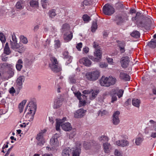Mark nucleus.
Instances as JSON below:
<instances>
[{
	"label": "nucleus",
	"instance_id": "nucleus-1",
	"mask_svg": "<svg viewBox=\"0 0 156 156\" xmlns=\"http://www.w3.org/2000/svg\"><path fill=\"white\" fill-rule=\"evenodd\" d=\"M36 108V105L33 102H30L27 106V108L25 110V112H27L25 115L27 120L30 121L33 120Z\"/></svg>",
	"mask_w": 156,
	"mask_h": 156
},
{
	"label": "nucleus",
	"instance_id": "nucleus-2",
	"mask_svg": "<svg viewBox=\"0 0 156 156\" xmlns=\"http://www.w3.org/2000/svg\"><path fill=\"white\" fill-rule=\"evenodd\" d=\"M51 63L49 64V67L55 73L60 72L62 70L60 65L58 64L57 59L54 57H51Z\"/></svg>",
	"mask_w": 156,
	"mask_h": 156
},
{
	"label": "nucleus",
	"instance_id": "nucleus-3",
	"mask_svg": "<svg viewBox=\"0 0 156 156\" xmlns=\"http://www.w3.org/2000/svg\"><path fill=\"white\" fill-rule=\"evenodd\" d=\"M59 137V136L57 134H55L51 139L50 145L51 146V147L48 146L46 147V149L48 151L54 150L55 149L56 147H58L59 145V143L58 139Z\"/></svg>",
	"mask_w": 156,
	"mask_h": 156
},
{
	"label": "nucleus",
	"instance_id": "nucleus-4",
	"mask_svg": "<svg viewBox=\"0 0 156 156\" xmlns=\"http://www.w3.org/2000/svg\"><path fill=\"white\" fill-rule=\"evenodd\" d=\"M128 19V16L126 13H121L117 15L115 21L118 25H120Z\"/></svg>",
	"mask_w": 156,
	"mask_h": 156
},
{
	"label": "nucleus",
	"instance_id": "nucleus-5",
	"mask_svg": "<svg viewBox=\"0 0 156 156\" xmlns=\"http://www.w3.org/2000/svg\"><path fill=\"white\" fill-rule=\"evenodd\" d=\"M100 75L99 71L95 70L91 72L87 73L86 74L85 77L87 80L90 81H94L97 80Z\"/></svg>",
	"mask_w": 156,
	"mask_h": 156
},
{
	"label": "nucleus",
	"instance_id": "nucleus-6",
	"mask_svg": "<svg viewBox=\"0 0 156 156\" xmlns=\"http://www.w3.org/2000/svg\"><path fill=\"white\" fill-rule=\"evenodd\" d=\"M11 36L12 39L10 41L11 47L13 50L17 51L19 50L20 45L17 43V40L15 34L13 33Z\"/></svg>",
	"mask_w": 156,
	"mask_h": 156
},
{
	"label": "nucleus",
	"instance_id": "nucleus-7",
	"mask_svg": "<svg viewBox=\"0 0 156 156\" xmlns=\"http://www.w3.org/2000/svg\"><path fill=\"white\" fill-rule=\"evenodd\" d=\"M99 92V90L98 89L87 90L83 91V93L84 94H89L90 99L91 100L94 99Z\"/></svg>",
	"mask_w": 156,
	"mask_h": 156
},
{
	"label": "nucleus",
	"instance_id": "nucleus-8",
	"mask_svg": "<svg viewBox=\"0 0 156 156\" xmlns=\"http://www.w3.org/2000/svg\"><path fill=\"white\" fill-rule=\"evenodd\" d=\"M102 52L101 49L95 50L94 52V56H90L89 57L90 59L94 62H99L102 57Z\"/></svg>",
	"mask_w": 156,
	"mask_h": 156
},
{
	"label": "nucleus",
	"instance_id": "nucleus-9",
	"mask_svg": "<svg viewBox=\"0 0 156 156\" xmlns=\"http://www.w3.org/2000/svg\"><path fill=\"white\" fill-rule=\"evenodd\" d=\"M103 11L105 15H111L114 12L115 9L112 6L107 4L103 6Z\"/></svg>",
	"mask_w": 156,
	"mask_h": 156
},
{
	"label": "nucleus",
	"instance_id": "nucleus-10",
	"mask_svg": "<svg viewBox=\"0 0 156 156\" xmlns=\"http://www.w3.org/2000/svg\"><path fill=\"white\" fill-rule=\"evenodd\" d=\"M74 94L75 95L79 100L80 106L84 105L86 103V97L83 94H81L79 92L75 93Z\"/></svg>",
	"mask_w": 156,
	"mask_h": 156
},
{
	"label": "nucleus",
	"instance_id": "nucleus-11",
	"mask_svg": "<svg viewBox=\"0 0 156 156\" xmlns=\"http://www.w3.org/2000/svg\"><path fill=\"white\" fill-rule=\"evenodd\" d=\"M44 132H42L39 133L37 135L36 139L38 141L37 144L39 146H42L45 142V140L43 136L44 133L46 132V130H44Z\"/></svg>",
	"mask_w": 156,
	"mask_h": 156
},
{
	"label": "nucleus",
	"instance_id": "nucleus-12",
	"mask_svg": "<svg viewBox=\"0 0 156 156\" xmlns=\"http://www.w3.org/2000/svg\"><path fill=\"white\" fill-rule=\"evenodd\" d=\"M81 144L79 142L76 143V146L73 148V156H80L81 152Z\"/></svg>",
	"mask_w": 156,
	"mask_h": 156
},
{
	"label": "nucleus",
	"instance_id": "nucleus-13",
	"mask_svg": "<svg viewBox=\"0 0 156 156\" xmlns=\"http://www.w3.org/2000/svg\"><path fill=\"white\" fill-rule=\"evenodd\" d=\"M129 62V57L125 56L121 58L120 62L122 67L123 68H125L128 66Z\"/></svg>",
	"mask_w": 156,
	"mask_h": 156
},
{
	"label": "nucleus",
	"instance_id": "nucleus-14",
	"mask_svg": "<svg viewBox=\"0 0 156 156\" xmlns=\"http://www.w3.org/2000/svg\"><path fill=\"white\" fill-rule=\"evenodd\" d=\"M120 114V112L119 111L115 112L112 116V123L115 125H118L120 122V120L119 118V115Z\"/></svg>",
	"mask_w": 156,
	"mask_h": 156
},
{
	"label": "nucleus",
	"instance_id": "nucleus-15",
	"mask_svg": "<svg viewBox=\"0 0 156 156\" xmlns=\"http://www.w3.org/2000/svg\"><path fill=\"white\" fill-rule=\"evenodd\" d=\"M123 93L124 90H123L119 89L118 88L112 89L110 91V94L111 95L117 94V96L119 98L122 97Z\"/></svg>",
	"mask_w": 156,
	"mask_h": 156
},
{
	"label": "nucleus",
	"instance_id": "nucleus-16",
	"mask_svg": "<svg viewBox=\"0 0 156 156\" xmlns=\"http://www.w3.org/2000/svg\"><path fill=\"white\" fill-rule=\"evenodd\" d=\"M114 144L118 146L124 147H127L129 145V143L126 140H122L116 141Z\"/></svg>",
	"mask_w": 156,
	"mask_h": 156
},
{
	"label": "nucleus",
	"instance_id": "nucleus-17",
	"mask_svg": "<svg viewBox=\"0 0 156 156\" xmlns=\"http://www.w3.org/2000/svg\"><path fill=\"white\" fill-rule=\"evenodd\" d=\"M63 39L65 42L70 41L73 38V34L72 31L65 32L63 33Z\"/></svg>",
	"mask_w": 156,
	"mask_h": 156
},
{
	"label": "nucleus",
	"instance_id": "nucleus-18",
	"mask_svg": "<svg viewBox=\"0 0 156 156\" xmlns=\"http://www.w3.org/2000/svg\"><path fill=\"white\" fill-rule=\"evenodd\" d=\"M79 62L80 63L88 67L90 66L92 63L91 61L87 57H83L80 59Z\"/></svg>",
	"mask_w": 156,
	"mask_h": 156
},
{
	"label": "nucleus",
	"instance_id": "nucleus-19",
	"mask_svg": "<svg viewBox=\"0 0 156 156\" xmlns=\"http://www.w3.org/2000/svg\"><path fill=\"white\" fill-rule=\"evenodd\" d=\"M24 77L23 76H20L17 79L16 86L19 90L22 88L23 83L24 82Z\"/></svg>",
	"mask_w": 156,
	"mask_h": 156
},
{
	"label": "nucleus",
	"instance_id": "nucleus-20",
	"mask_svg": "<svg viewBox=\"0 0 156 156\" xmlns=\"http://www.w3.org/2000/svg\"><path fill=\"white\" fill-rule=\"evenodd\" d=\"M86 111L83 109H80L77 110L74 113V117L76 118H81L85 115Z\"/></svg>",
	"mask_w": 156,
	"mask_h": 156
},
{
	"label": "nucleus",
	"instance_id": "nucleus-21",
	"mask_svg": "<svg viewBox=\"0 0 156 156\" xmlns=\"http://www.w3.org/2000/svg\"><path fill=\"white\" fill-rule=\"evenodd\" d=\"M56 120V129L57 131H59L60 130L61 124L66 120V117H63L62 119H57Z\"/></svg>",
	"mask_w": 156,
	"mask_h": 156
},
{
	"label": "nucleus",
	"instance_id": "nucleus-22",
	"mask_svg": "<svg viewBox=\"0 0 156 156\" xmlns=\"http://www.w3.org/2000/svg\"><path fill=\"white\" fill-rule=\"evenodd\" d=\"M95 143V142L94 140H90L89 141H85L83 143V147L86 150L89 149L94 146Z\"/></svg>",
	"mask_w": 156,
	"mask_h": 156
},
{
	"label": "nucleus",
	"instance_id": "nucleus-23",
	"mask_svg": "<svg viewBox=\"0 0 156 156\" xmlns=\"http://www.w3.org/2000/svg\"><path fill=\"white\" fill-rule=\"evenodd\" d=\"M62 129L66 131H69L72 129L71 124L68 122L62 123L61 125Z\"/></svg>",
	"mask_w": 156,
	"mask_h": 156
},
{
	"label": "nucleus",
	"instance_id": "nucleus-24",
	"mask_svg": "<svg viewBox=\"0 0 156 156\" xmlns=\"http://www.w3.org/2000/svg\"><path fill=\"white\" fill-rule=\"evenodd\" d=\"M62 102L61 99L58 98H56L55 99L53 106L54 108H59L62 105Z\"/></svg>",
	"mask_w": 156,
	"mask_h": 156
},
{
	"label": "nucleus",
	"instance_id": "nucleus-25",
	"mask_svg": "<svg viewBox=\"0 0 156 156\" xmlns=\"http://www.w3.org/2000/svg\"><path fill=\"white\" fill-rule=\"evenodd\" d=\"M70 27L69 25L67 23H65L63 24L62 26L61 30L62 33H64L65 32L70 31Z\"/></svg>",
	"mask_w": 156,
	"mask_h": 156
},
{
	"label": "nucleus",
	"instance_id": "nucleus-26",
	"mask_svg": "<svg viewBox=\"0 0 156 156\" xmlns=\"http://www.w3.org/2000/svg\"><path fill=\"white\" fill-rule=\"evenodd\" d=\"M104 150L105 153H109L112 149V147L110 144L108 143H105L103 144Z\"/></svg>",
	"mask_w": 156,
	"mask_h": 156
},
{
	"label": "nucleus",
	"instance_id": "nucleus-27",
	"mask_svg": "<svg viewBox=\"0 0 156 156\" xmlns=\"http://www.w3.org/2000/svg\"><path fill=\"white\" fill-rule=\"evenodd\" d=\"M126 44L124 41H120L118 43L119 50L121 53H123L125 51Z\"/></svg>",
	"mask_w": 156,
	"mask_h": 156
},
{
	"label": "nucleus",
	"instance_id": "nucleus-28",
	"mask_svg": "<svg viewBox=\"0 0 156 156\" xmlns=\"http://www.w3.org/2000/svg\"><path fill=\"white\" fill-rule=\"evenodd\" d=\"M108 77L102 76L100 80V84L102 86L108 87Z\"/></svg>",
	"mask_w": 156,
	"mask_h": 156
},
{
	"label": "nucleus",
	"instance_id": "nucleus-29",
	"mask_svg": "<svg viewBox=\"0 0 156 156\" xmlns=\"http://www.w3.org/2000/svg\"><path fill=\"white\" fill-rule=\"evenodd\" d=\"M119 77L121 79L126 81L129 80L130 79V77L129 75L123 72L120 73Z\"/></svg>",
	"mask_w": 156,
	"mask_h": 156
},
{
	"label": "nucleus",
	"instance_id": "nucleus-30",
	"mask_svg": "<svg viewBox=\"0 0 156 156\" xmlns=\"http://www.w3.org/2000/svg\"><path fill=\"white\" fill-rule=\"evenodd\" d=\"M23 61L22 59H19L16 62V67L17 70L20 71L23 67Z\"/></svg>",
	"mask_w": 156,
	"mask_h": 156
},
{
	"label": "nucleus",
	"instance_id": "nucleus-31",
	"mask_svg": "<svg viewBox=\"0 0 156 156\" xmlns=\"http://www.w3.org/2000/svg\"><path fill=\"white\" fill-rule=\"evenodd\" d=\"M116 81V79L115 78L112 77V76H109L108 77V87H109L110 85H113L114 84Z\"/></svg>",
	"mask_w": 156,
	"mask_h": 156
},
{
	"label": "nucleus",
	"instance_id": "nucleus-32",
	"mask_svg": "<svg viewBox=\"0 0 156 156\" xmlns=\"http://www.w3.org/2000/svg\"><path fill=\"white\" fill-rule=\"evenodd\" d=\"M71 152V149L69 148L66 147L62 150V156H69Z\"/></svg>",
	"mask_w": 156,
	"mask_h": 156
},
{
	"label": "nucleus",
	"instance_id": "nucleus-33",
	"mask_svg": "<svg viewBox=\"0 0 156 156\" xmlns=\"http://www.w3.org/2000/svg\"><path fill=\"white\" fill-rule=\"evenodd\" d=\"M142 17L143 16L141 15V14L139 12H137L136 14V16L132 17V20L133 21L136 20L137 23L139 21L142 19Z\"/></svg>",
	"mask_w": 156,
	"mask_h": 156
},
{
	"label": "nucleus",
	"instance_id": "nucleus-34",
	"mask_svg": "<svg viewBox=\"0 0 156 156\" xmlns=\"http://www.w3.org/2000/svg\"><path fill=\"white\" fill-rule=\"evenodd\" d=\"M140 99L134 98L132 101V105L134 106L137 108H139L140 106Z\"/></svg>",
	"mask_w": 156,
	"mask_h": 156
},
{
	"label": "nucleus",
	"instance_id": "nucleus-35",
	"mask_svg": "<svg viewBox=\"0 0 156 156\" xmlns=\"http://www.w3.org/2000/svg\"><path fill=\"white\" fill-rule=\"evenodd\" d=\"M30 6L35 8H37L38 6V2L37 0H32L30 2Z\"/></svg>",
	"mask_w": 156,
	"mask_h": 156
},
{
	"label": "nucleus",
	"instance_id": "nucleus-36",
	"mask_svg": "<svg viewBox=\"0 0 156 156\" xmlns=\"http://www.w3.org/2000/svg\"><path fill=\"white\" fill-rule=\"evenodd\" d=\"M16 7L17 9L20 10L23 9L24 8L23 1L21 0L18 1L16 3Z\"/></svg>",
	"mask_w": 156,
	"mask_h": 156
},
{
	"label": "nucleus",
	"instance_id": "nucleus-37",
	"mask_svg": "<svg viewBox=\"0 0 156 156\" xmlns=\"http://www.w3.org/2000/svg\"><path fill=\"white\" fill-rule=\"evenodd\" d=\"M27 102V101L25 100L23 101L19 105V109L20 113L22 112L24 108V106Z\"/></svg>",
	"mask_w": 156,
	"mask_h": 156
},
{
	"label": "nucleus",
	"instance_id": "nucleus-38",
	"mask_svg": "<svg viewBox=\"0 0 156 156\" xmlns=\"http://www.w3.org/2000/svg\"><path fill=\"white\" fill-rule=\"evenodd\" d=\"M148 46L152 48H154L156 47V39H151L150 42L148 44Z\"/></svg>",
	"mask_w": 156,
	"mask_h": 156
},
{
	"label": "nucleus",
	"instance_id": "nucleus-39",
	"mask_svg": "<svg viewBox=\"0 0 156 156\" xmlns=\"http://www.w3.org/2000/svg\"><path fill=\"white\" fill-rule=\"evenodd\" d=\"M144 140V138L142 137L138 136L135 139V143L137 146L140 145L142 141Z\"/></svg>",
	"mask_w": 156,
	"mask_h": 156
},
{
	"label": "nucleus",
	"instance_id": "nucleus-40",
	"mask_svg": "<svg viewBox=\"0 0 156 156\" xmlns=\"http://www.w3.org/2000/svg\"><path fill=\"white\" fill-rule=\"evenodd\" d=\"M11 53L8 43H6L4 48V53L6 55H9Z\"/></svg>",
	"mask_w": 156,
	"mask_h": 156
},
{
	"label": "nucleus",
	"instance_id": "nucleus-41",
	"mask_svg": "<svg viewBox=\"0 0 156 156\" xmlns=\"http://www.w3.org/2000/svg\"><path fill=\"white\" fill-rule=\"evenodd\" d=\"M55 10L54 9H52L49 10L48 12V15L49 17L53 18L56 16Z\"/></svg>",
	"mask_w": 156,
	"mask_h": 156
},
{
	"label": "nucleus",
	"instance_id": "nucleus-42",
	"mask_svg": "<svg viewBox=\"0 0 156 156\" xmlns=\"http://www.w3.org/2000/svg\"><path fill=\"white\" fill-rule=\"evenodd\" d=\"M131 36L135 38H138L140 37V34L137 31H134L131 34Z\"/></svg>",
	"mask_w": 156,
	"mask_h": 156
},
{
	"label": "nucleus",
	"instance_id": "nucleus-43",
	"mask_svg": "<svg viewBox=\"0 0 156 156\" xmlns=\"http://www.w3.org/2000/svg\"><path fill=\"white\" fill-rule=\"evenodd\" d=\"M99 140L101 141L102 143H106L108 141V138L107 136H102L101 137L99 138Z\"/></svg>",
	"mask_w": 156,
	"mask_h": 156
},
{
	"label": "nucleus",
	"instance_id": "nucleus-44",
	"mask_svg": "<svg viewBox=\"0 0 156 156\" xmlns=\"http://www.w3.org/2000/svg\"><path fill=\"white\" fill-rule=\"evenodd\" d=\"M63 85H64V84H63L62 83H61L55 85V88H56L58 93L60 92V89L62 88V86Z\"/></svg>",
	"mask_w": 156,
	"mask_h": 156
},
{
	"label": "nucleus",
	"instance_id": "nucleus-45",
	"mask_svg": "<svg viewBox=\"0 0 156 156\" xmlns=\"http://www.w3.org/2000/svg\"><path fill=\"white\" fill-rule=\"evenodd\" d=\"M20 41L22 42L24 44H26L28 42L27 39V37H25L23 35H21L20 36Z\"/></svg>",
	"mask_w": 156,
	"mask_h": 156
},
{
	"label": "nucleus",
	"instance_id": "nucleus-46",
	"mask_svg": "<svg viewBox=\"0 0 156 156\" xmlns=\"http://www.w3.org/2000/svg\"><path fill=\"white\" fill-rule=\"evenodd\" d=\"M90 0H84L82 2L81 4V7H85V6H87L90 4Z\"/></svg>",
	"mask_w": 156,
	"mask_h": 156
},
{
	"label": "nucleus",
	"instance_id": "nucleus-47",
	"mask_svg": "<svg viewBox=\"0 0 156 156\" xmlns=\"http://www.w3.org/2000/svg\"><path fill=\"white\" fill-rule=\"evenodd\" d=\"M97 28V22L93 21L92 23V24L91 27V31L92 32H94Z\"/></svg>",
	"mask_w": 156,
	"mask_h": 156
},
{
	"label": "nucleus",
	"instance_id": "nucleus-48",
	"mask_svg": "<svg viewBox=\"0 0 156 156\" xmlns=\"http://www.w3.org/2000/svg\"><path fill=\"white\" fill-rule=\"evenodd\" d=\"M82 18L83 20L86 23L88 22L90 20H91L90 16H89L87 14H84L83 15L82 17Z\"/></svg>",
	"mask_w": 156,
	"mask_h": 156
},
{
	"label": "nucleus",
	"instance_id": "nucleus-49",
	"mask_svg": "<svg viewBox=\"0 0 156 156\" xmlns=\"http://www.w3.org/2000/svg\"><path fill=\"white\" fill-rule=\"evenodd\" d=\"M0 40L3 44L6 41V39L5 35L2 33H0Z\"/></svg>",
	"mask_w": 156,
	"mask_h": 156
},
{
	"label": "nucleus",
	"instance_id": "nucleus-50",
	"mask_svg": "<svg viewBox=\"0 0 156 156\" xmlns=\"http://www.w3.org/2000/svg\"><path fill=\"white\" fill-rule=\"evenodd\" d=\"M123 153L122 151L115 149L114 152V154L116 156H122Z\"/></svg>",
	"mask_w": 156,
	"mask_h": 156
},
{
	"label": "nucleus",
	"instance_id": "nucleus-51",
	"mask_svg": "<svg viewBox=\"0 0 156 156\" xmlns=\"http://www.w3.org/2000/svg\"><path fill=\"white\" fill-rule=\"evenodd\" d=\"M108 112L105 110H101L98 112V114L99 115L103 116L106 115Z\"/></svg>",
	"mask_w": 156,
	"mask_h": 156
},
{
	"label": "nucleus",
	"instance_id": "nucleus-52",
	"mask_svg": "<svg viewBox=\"0 0 156 156\" xmlns=\"http://www.w3.org/2000/svg\"><path fill=\"white\" fill-rule=\"evenodd\" d=\"M6 66H8L7 63H4L3 64H0V71L1 72L4 70Z\"/></svg>",
	"mask_w": 156,
	"mask_h": 156
},
{
	"label": "nucleus",
	"instance_id": "nucleus-53",
	"mask_svg": "<svg viewBox=\"0 0 156 156\" xmlns=\"http://www.w3.org/2000/svg\"><path fill=\"white\" fill-rule=\"evenodd\" d=\"M138 27H146V23L142 21L139 22V23H137Z\"/></svg>",
	"mask_w": 156,
	"mask_h": 156
},
{
	"label": "nucleus",
	"instance_id": "nucleus-54",
	"mask_svg": "<svg viewBox=\"0 0 156 156\" xmlns=\"http://www.w3.org/2000/svg\"><path fill=\"white\" fill-rule=\"evenodd\" d=\"M0 58L3 61H6L7 60L8 57L7 55L3 54L0 56Z\"/></svg>",
	"mask_w": 156,
	"mask_h": 156
},
{
	"label": "nucleus",
	"instance_id": "nucleus-55",
	"mask_svg": "<svg viewBox=\"0 0 156 156\" xmlns=\"http://www.w3.org/2000/svg\"><path fill=\"white\" fill-rule=\"evenodd\" d=\"M60 46V43L59 40L55 41V48H59Z\"/></svg>",
	"mask_w": 156,
	"mask_h": 156
},
{
	"label": "nucleus",
	"instance_id": "nucleus-56",
	"mask_svg": "<svg viewBox=\"0 0 156 156\" xmlns=\"http://www.w3.org/2000/svg\"><path fill=\"white\" fill-rule=\"evenodd\" d=\"M69 80L72 83H75L76 82L75 76L74 75L70 76L69 77Z\"/></svg>",
	"mask_w": 156,
	"mask_h": 156
},
{
	"label": "nucleus",
	"instance_id": "nucleus-57",
	"mask_svg": "<svg viewBox=\"0 0 156 156\" xmlns=\"http://www.w3.org/2000/svg\"><path fill=\"white\" fill-rule=\"evenodd\" d=\"M41 4L43 7L45 8L48 3L47 0H41Z\"/></svg>",
	"mask_w": 156,
	"mask_h": 156
},
{
	"label": "nucleus",
	"instance_id": "nucleus-58",
	"mask_svg": "<svg viewBox=\"0 0 156 156\" xmlns=\"http://www.w3.org/2000/svg\"><path fill=\"white\" fill-rule=\"evenodd\" d=\"M93 47L94 48H95V50L101 49L100 48V47L99 46V44L97 42H94L93 44Z\"/></svg>",
	"mask_w": 156,
	"mask_h": 156
},
{
	"label": "nucleus",
	"instance_id": "nucleus-59",
	"mask_svg": "<svg viewBox=\"0 0 156 156\" xmlns=\"http://www.w3.org/2000/svg\"><path fill=\"white\" fill-rule=\"evenodd\" d=\"M149 122L151 126L154 128L156 125V122L152 120H151L149 121Z\"/></svg>",
	"mask_w": 156,
	"mask_h": 156
},
{
	"label": "nucleus",
	"instance_id": "nucleus-60",
	"mask_svg": "<svg viewBox=\"0 0 156 156\" xmlns=\"http://www.w3.org/2000/svg\"><path fill=\"white\" fill-rule=\"evenodd\" d=\"M82 43L80 42L78 43L76 45V48L78 51H80L81 48L82 47Z\"/></svg>",
	"mask_w": 156,
	"mask_h": 156
},
{
	"label": "nucleus",
	"instance_id": "nucleus-61",
	"mask_svg": "<svg viewBox=\"0 0 156 156\" xmlns=\"http://www.w3.org/2000/svg\"><path fill=\"white\" fill-rule=\"evenodd\" d=\"M106 59L108 62L109 63V64L111 65H112L113 64V60L112 58L108 57Z\"/></svg>",
	"mask_w": 156,
	"mask_h": 156
},
{
	"label": "nucleus",
	"instance_id": "nucleus-62",
	"mask_svg": "<svg viewBox=\"0 0 156 156\" xmlns=\"http://www.w3.org/2000/svg\"><path fill=\"white\" fill-rule=\"evenodd\" d=\"M115 95V94H113V95H111L112 96L111 102L112 103H113L114 101L117 100V97Z\"/></svg>",
	"mask_w": 156,
	"mask_h": 156
},
{
	"label": "nucleus",
	"instance_id": "nucleus-63",
	"mask_svg": "<svg viewBox=\"0 0 156 156\" xmlns=\"http://www.w3.org/2000/svg\"><path fill=\"white\" fill-rule=\"evenodd\" d=\"M9 92L10 94H13L15 93V90L14 88L12 87L9 89Z\"/></svg>",
	"mask_w": 156,
	"mask_h": 156
},
{
	"label": "nucleus",
	"instance_id": "nucleus-64",
	"mask_svg": "<svg viewBox=\"0 0 156 156\" xmlns=\"http://www.w3.org/2000/svg\"><path fill=\"white\" fill-rule=\"evenodd\" d=\"M100 67L101 68H105L107 67L108 65L104 63H100L99 64Z\"/></svg>",
	"mask_w": 156,
	"mask_h": 156
}]
</instances>
